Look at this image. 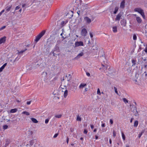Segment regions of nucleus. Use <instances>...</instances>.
Instances as JSON below:
<instances>
[{
  "label": "nucleus",
  "instance_id": "28",
  "mask_svg": "<svg viewBox=\"0 0 147 147\" xmlns=\"http://www.w3.org/2000/svg\"><path fill=\"white\" fill-rule=\"evenodd\" d=\"M147 66V60L146 61H145L144 64L142 65V67H143L145 68H146Z\"/></svg>",
  "mask_w": 147,
  "mask_h": 147
},
{
  "label": "nucleus",
  "instance_id": "40",
  "mask_svg": "<svg viewBox=\"0 0 147 147\" xmlns=\"http://www.w3.org/2000/svg\"><path fill=\"white\" fill-rule=\"evenodd\" d=\"M66 23V22H65L64 21H63L61 22V25L62 26H63L64 25V23L65 24Z\"/></svg>",
  "mask_w": 147,
  "mask_h": 147
},
{
  "label": "nucleus",
  "instance_id": "21",
  "mask_svg": "<svg viewBox=\"0 0 147 147\" xmlns=\"http://www.w3.org/2000/svg\"><path fill=\"white\" fill-rule=\"evenodd\" d=\"M31 119L34 123H37L38 122V121L35 118H31Z\"/></svg>",
  "mask_w": 147,
  "mask_h": 147
},
{
  "label": "nucleus",
  "instance_id": "50",
  "mask_svg": "<svg viewBox=\"0 0 147 147\" xmlns=\"http://www.w3.org/2000/svg\"><path fill=\"white\" fill-rule=\"evenodd\" d=\"M110 123L111 124H112L113 123V120L112 119H110Z\"/></svg>",
  "mask_w": 147,
  "mask_h": 147
},
{
  "label": "nucleus",
  "instance_id": "52",
  "mask_svg": "<svg viewBox=\"0 0 147 147\" xmlns=\"http://www.w3.org/2000/svg\"><path fill=\"white\" fill-rule=\"evenodd\" d=\"M86 75L88 76H90V74L88 72H86Z\"/></svg>",
  "mask_w": 147,
  "mask_h": 147
},
{
  "label": "nucleus",
  "instance_id": "19",
  "mask_svg": "<svg viewBox=\"0 0 147 147\" xmlns=\"http://www.w3.org/2000/svg\"><path fill=\"white\" fill-rule=\"evenodd\" d=\"M7 63L4 64L0 68V72L2 71L3 69L6 66Z\"/></svg>",
  "mask_w": 147,
  "mask_h": 147
},
{
  "label": "nucleus",
  "instance_id": "27",
  "mask_svg": "<svg viewBox=\"0 0 147 147\" xmlns=\"http://www.w3.org/2000/svg\"><path fill=\"white\" fill-rule=\"evenodd\" d=\"M138 121L137 120L136 121L134 122V126L135 127H137L138 125Z\"/></svg>",
  "mask_w": 147,
  "mask_h": 147
},
{
  "label": "nucleus",
  "instance_id": "6",
  "mask_svg": "<svg viewBox=\"0 0 147 147\" xmlns=\"http://www.w3.org/2000/svg\"><path fill=\"white\" fill-rule=\"evenodd\" d=\"M147 61V59L145 57H141L138 59V63L142 66L145 61Z\"/></svg>",
  "mask_w": 147,
  "mask_h": 147
},
{
  "label": "nucleus",
  "instance_id": "3",
  "mask_svg": "<svg viewBox=\"0 0 147 147\" xmlns=\"http://www.w3.org/2000/svg\"><path fill=\"white\" fill-rule=\"evenodd\" d=\"M71 79V77L70 74H67L63 77V79L61 80V83L63 82V81L65 83L68 84V85H70L71 84L70 80Z\"/></svg>",
  "mask_w": 147,
  "mask_h": 147
},
{
  "label": "nucleus",
  "instance_id": "33",
  "mask_svg": "<svg viewBox=\"0 0 147 147\" xmlns=\"http://www.w3.org/2000/svg\"><path fill=\"white\" fill-rule=\"evenodd\" d=\"M123 100L124 102L126 104V103H127L128 102V100H127L126 98H123Z\"/></svg>",
  "mask_w": 147,
  "mask_h": 147
},
{
  "label": "nucleus",
  "instance_id": "53",
  "mask_svg": "<svg viewBox=\"0 0 147 147\" xmlns=\"http://www.w3.org/2000/svg\"><path fill=\"white\" fill-rule=\"evenodd\" d=\"M72 21H71L70 22V26H73V24H72Z\"/></svg>",
  "mask_w": 147,
  "mask_h": 147
},
{
  "label": "nucleus",
  "instance_id": "63",
  "mask_svg": "<svg viewBox=\"0 0 147 147\" xmlns=\"http://www.w3.org/2000/svg\"><path fill=\"white\" fill-rule=\"evenodd\" d=\"M26 5V4H23L22 5V7H24Z\"/></svg>",
  "mask_w": 147,
  "mask_h": 147
},
{
  "label": "nucleus",
  "instance_id": "1",
  "mask_svg": "<svg viewBox=\"0 0 147 147\" xmlns=\"http://www.w3.org/2000/svg\"><path fill=\"white\" fill-rule=\"evenodd\" d=\"M57 78H55L53 80L51 79V78H50L47 75V73L46 72H43L42 74L41 80L44 81L45 83L48 84H51V82L53 80H56Z\"/></svg>",
  "mask_w": 147,
  "mask_h": 147
},
{
  "label": "nucleus",
  "instance_id": "43",
  "mask_svg": "<svg viewBox=\"0 0 147 147\" xmlns=\"http://www.w3.org/2000/svg\"><path fill=\"white\" fill-rule=\"evenodd\" d=\"M5 27H6V26H3L2 27H1L0 28V31L3 30V29H4V28H5Z\"/></svg>",
  "mask_w": 147,
  "mask_h": 147
},
{
  "label": "nucleus",
  "instance_id": "18",
  "mask_svg": "<svg viewBox=\"0 0 147 147\" xmlns=\"http://www.w3.org/2000/svg\"><path fill=\"white\" fill-rule=\"evenodd\" d=\"M11 6H7L5 8V13L9 11L11 9Z\"/></svg>",
  "mask_w": 147,
  "mask_h": 147
},
{
  "label": "nucleus",
  "instance_id": "29",
  "mask_svg": "<svg viewBox=\"0 0 147 147\" xmlns=\"http://www.w3.org/2000/svg\"><path fill=\"white\" fill-rule=\"evenodd\" d=\"M40 144L36 142V143L34 145V147H42L40 146H39Z\"/></svg>",
  "mask_w": 147,
  "mask_h": 147
},
{
  "label": "nucleus",
  "instance_id": "55",
  "mask_svg": "<svg viewBox=\"0 0 147 147\" xmlns=\"http://www.w3.org/2000/svg\"><path fill=\"white\" fill-rule=\"evenodd\" d=\"M31 101H27V104L28 105H29L31 103Z\"/></svg>",
  "mask_w": 147,
  "mask_h": 147
},
{
  "label": "nucleus",
  "instance_id": "35",
  "mask_svg": "<svg viewBox=\"0 0 147 147\" xmlns=\"http://www.w3.org/2000/svg\"><path fill=\"white\" fill-rule=\"evenodd\" d=\"M9 140L8 139H7L6 140V143H5V145H6L7 146V145H8L9 144Z\"/></svg>",
  "mask_w": 147,
  "mask_h": 147
},
{
  "label": "nucleus",
  "instance_id": "15",
  "mask_svg": "<svg viewBox=\"0 0 147 147\" xmlns=\"http://www.w3.org/2000/svg\"><path fill=\"white\" fill-rule=\"evenodd\" d=\"M131 62L132 64V66H135L136 63V59H132L131 60Z\"/></svg>",
  "mask_w": 147,
  "mask_h": 147
},
{
  "label": "nucleus",
  "instance_id": "59",
  "mask_svg": "<svg viewBox=\"0 0 147 147\" xmlns=\"http://www.w3.org/2000/svg\"><path fill=\"white\" fill-rule=\"evenodd\" d=\"M90 126L91 129H93L94 127L93 125H91Z\"/></svg>",
  "mask_w": 147,
  "mask_h": 147
},
{
  "label": "nucleus",
  "instance_id": "36",
  "mask_svg": "<svg viewBox=\"0 0 147 147\" xmlns=\"http://www.w3.org/2000/svg\"><path fill=\"white\" fill-rule=\"evenodd\" d=\"M27 50V49H24V50L21 51L20 52H18V53H20V54L22 53H23L24 52Z\"/></svg>",
  "mask_w": 147,
  "mask_h": 147
},
{
  "label": "nucleus",
  "instance_id": "2",
  "mask_svg": "<svg viewBox=\"0 0 147 147\" xmlns=\"http://www.w3.org/2000/svg\"><path fill=\"white\" fill-rule=\"evenodd\" d=\"M69 86L68 84L65 83V82L63 81V82L61 83L60 86V88H61V91L63 92V96L65 98L68 94V89L69 87Z\"/></svg>",
  "mask_w": 147,
  "mask_h": 147
},
{
  "label": "nucleus",
  "instance_id": "26",
  "mask_svg": "<svg viewBox=\"0 0 147 147\" xmlns=\"http://www.w3.org/2000/svg\"><path fill=\"white\" fill-rule=\"evenodd\" d=\"M86 86V84H83L82 83L80 84L79 86L80 88H83L84 86Z\"/></svg>",
  "mask_w": 147,
  "mask_h": 147
},
{
  "label": "nucleus",
  "instance_id": "60",
  "mask_svg": "<svg viewBox=\"0 0 147 147\" xmlns=\"http://www.w3.org/2000/svg\"><path fill=\"white\" fill-rule=\"evenodd\" d=\"M109 143L110 144H111L112 143V140H111V139H110L109 140Z\"/></svg>",
  "mask_w": 147,
  "mask_h": 147
},
{
  "label": "nucleus",
  "instance_id": "17",
  "mask_svg": "<svg viewBox=\"0 0 147 147\" xmlns=\"http://www.w3.org/2000/svg\"><path fill=\"white\" fill-rule=\"evenodd\" d=\"M84 55V53L83 52H81L80 53H79L77 56L75 58L76 59H78L80 57Z\"/></svg>",
  "mask_w": 147,
  "mask_h": 147
},
{
  "label": "nucleus",
  "instance_id": "23",
  "mask_svg": "<svg viewBox=\"0 0 147 147\" xmlns=\"http://www.w3.org/2000/svg\"><path fill=\"white\" fill-rule=\"evenodd\" d=\"M81 118L79 116V115H78L77 116L76 120L77 121H81Z\"/></svg>",
  "mask_w": 147,
  "mask_h": 147
},
{
  "label": "nucleus",
  "instance_id": "44",
  "mask_svg": "<svg viewBox=\"0 0 147 147\" xmlns=\"http://www.w3.org/2000/svg\"><path fill=\"white\" fill-rule=\"evenodd\" d=\"M143 75H144L145 76V77L147 78V73H146V72L145 71L144 72V73H143Z\"/></svg>",
  "mask_w": 147,
  "mask_h": 147
},
{
  "label": "nucleus",
  "instance_id": "16",
  "mask_svg": "<svg viewBox=\"0 0 147 147\" xmlns=\"http://www.w3.org/2000/svg\"><path fill=\"white\" fill-rule=\"evenodd\" d=\"M36 142H37V141L36 140H33L30 142V146H32L34 143L35 144Z\"/></svg>",
  "mask_w": 147,
  "mask_h": 147
},
{
  "label": "nucleus",
  "instance_id": "48",
  "mask_svg": "<svg viewBox=\"0 0 147 147\" xmlns=\"http://www.w3.org/2000/svg\"><path fill=\"white\" fill-rule=\"evenodd\" d=\"M29 132H30L29 134L31 135H32L33 134V132L32 131H31L30 130L29 131Z\"/></svg>",
  "mask_w": 147,
  "mask_h": 147
},
{
  "label": "nucleus",
  "instance_id": "57",
  "mask_svg": "<svg viewBox=\"0 0 147 147\" xmlns=\"http://www.w3.org/2000/svg\"><path fill=\"white\" fill-rule=\"evenodd\" d=\"M59 48L58 47H57V46H56V50H57V51L58 52L59 51Z\"/></svg>",
  "mask_w": 147,
  "mask_h": 147
},
{
  "label": "nucleus",
  "instance_id": "38",
  "mask_svg": "<svg viewBox=\"0 0 147 147\" xmlns=\"http://www.w3.org/2000/svg\"><path fill=\"white\" fill-rule=\"evenodd\" d=\"M8 128V126L7 125H4L3 126V128L4 130L7 129Z\"/></svg>",
  "mask_w": 147,
  "mask_h": 147
},
{
  "label": "nucleus",
  "instance_id": "64",
  "mask_svg": "<svg viewBox=\"0 0 147 147\" xmlns=\"http://www.w3.org/2000/svg\"><path fill=\"white\" fill-rule=\"evenodd\" d=\"M67 141V143L68 144V142H69V138H67V141Z\"/></svg>",
  "mask_w": 147,
  "mask_h": 147
},
{
  "label": "nucleus",
  "instance_id": "11",
  "mask_svg": "<svg viewBox=\"0 0 147 147\" xmlns=\"http://www.w3.org/2000/svg\"><path fill=\"white\" fill-rule=\"evenodd\" d=\"M125 6V0H123L121 2L120 5V7L122 9H124Z\"/></svg>",
  "mask_w": 147,
  "mask_h": 147
},
{
  "label": "nucleus",
  "instance_id": "62",
  "mask_svg": "<svg viewBox=\"0 0 147 147\" xmlns=\"http://www.w3.org/2000/svg\"><path fill=\"white\" fill-rule=\"evenodd\" d=\"M133 119H134V118H132L131 119V120H130V122L131 123H132V121H133Z\"/></svg>",
  "mask_w": 147,
  "mask_h": 147
},
{
  "label": "nucleus",
  "instance_id": "14",
  "mask_svg": "<svg viewBox=\"0 0 147 147\" xmlns=\"http://www.w3.org/2000/svg\"><path fill=\"white\" fill-rule=\"evenodd\" d=\"M85 21L88 23L89 24L91 22V20L88 17H85L84 18Z\"/></svg>",
  "mask_w": 147,
  "mask_h": 147
},
{
  "label": "nucleus",
  "instance_id": "12",
  "mask_svg": "<svg viewBox=\"0 0 147 147\" xmlns=\"http://www.w3.org/2000/svg\"><path fill=\"white\" fill-rule=\"evenodd\" d=\"M132 107H134V109L133 110V111H132L133 112V113L135 112L134 115L135 116H137L138 115V111L136 110V107H135L134 106H133Z\"/></svg>",
  "mask_w": 147,
  "mask_h": 147
},
{
  "label": "nucleus",
  "instance_id": "9",
  "mask_svg": "<svg viewBox=\"0 0 147 147\" xmlns=\"http://www.w3.org/2000/svg\"><path fill=\"white\" fill-rule=\"evenodd\" d=\"M75 47H77L80 46H83V42L82 41H77L75 43Z\"/></svg>",
  "mask_w": 147,
  "mask_h": 147
},
{
  "label": "nucleus",
  "instance_id": "47",
  "mask_svg": "<svg viewBox=\"0 0 147 147\" xmlns=\"http://www.w3.org/2000/svg\"><path fill=\"white\" fill-rule=\"evenodd\" d=\"M49 121V119H46L45 120V123H46V124L47 123H48Z\"/></svg>",
  "mask_w": 147,
  "mask_h": 147
},
{
  "label": "nucleus",
  "instance_id": "32",
  "mask_svg": "<svg viewBox=\"0 0 147 147\" xmlns=\"http://www.w3.org/2000/svg\"><path fill=\"white\" fill-rule=\"evenodd\" d=\"M122 138L123 140H125V135L124 134L123 132L122 133Z\"/></svg>",
  "mask_w": 147,
  "mask_h": 147
},
{
  "label": "nucleus",
  "instance_id": "7",
  "mask_svg": "<svg viewBox=\"0 0 147 147\" xmlns=\"http://www.w3.org/2000/svg\"><path fill=\"white\" fill-rule=\"evenodd\" d=\"M123 14V13L122 12H119L116 16V18L115 19L116 21H119L121 19V17Z\"/></svg>",
  "mask_w": 147,
  "mask_h": 147
},
{
  "label": "nucleus",
  "instance_id": "54",
  "mask_svg": "<svg viewBox=\"0 0 147 147\" xmlns=\"http://www.w3.org/2000/svg\"><path fill=\"white\" fill-rule=\"evenodd\" d=\"M102 127H105V123H102L101 125Z\"/></svg>",
  "mask_w": 147,
  "mask_h": 147
},
{
  "label": "nucleus",
  "instance_id": "24",
  "mask_svg": "<svg viewBox=\"0 0 147 147\" xmlns=\"http://www.w3.org/2000/svg\"><path fill=\"white\" fill-rule=\"evenodd\" d=\"M17 111V109H12L10 111V113H14Z\"/></svg>",
  "mask_w": 147,
  "mask_h": 147
},
{
  "label": "nucleus",
  "instance_id": "45",
  "mask_svg": "<svg viewBox=\"0 0 147 147\" xmlns=\"http://www.w3.org/2000/svg\"><path fill=\"white\" fill-rule=\"evenodd\" d=\"M20 8V7L19 6H16L15 9V10L19 9Z\"/></svg>",
  "mask_w": 147,
  "mask_h": 147
},
{
  "label": "nucleus",
  "instance_id": "8",
  "mask_svg": "<svg viewBox=\"0 0 147 147\" xmlns=\"http://www.w3.org/2000/svg\"><path fill=\"white\" fill-rule=\"evenodd\" d=\"M87 32V30L85 28L83 29L81 32V35L84 37L86 36Z\"/></svg>",
  "mask_w": 147,
  "mask_h": 147
},
{
  "label": "nucleus",
  "instance_id": "13",
  "mask_svg": "<svg viewBox=\"0 0 147 147\" xmlns=\"http://www.w3.org/2000/svg\"><path fill=\"white\" fill-rule=\"evenodd\" d=\"M136 20L137 22L139 24L141 23L142 21V20L140 17H137Z\"/></svg>",
  "mask_w": 147,
  "mask_h": 147
},
{
  "label": "nucleus",
  "instance_id": "34",
  "mask_svg": "<svg viewBox=\"0 0 147 147\" xmlns=\"http://www.w3.org/2000/svg\"><path fill=\"white\" fill-rule=\"evenodd\" d=\"M62 116V115H56L55 116V117L57 118H60Z\"/></svg>",
  "mask_w": 147,
  "mask_h": 147
},
{
  "label": "nucleus",
  "instance_id": "41",
  "mask_svg": "<svg viewBox=\"0 0 147 147\" xmlns=\"http://www.w3.org/2000/svg\"><path fill=\"white\" fill-rule=\"evenodd\" d=\"M113 136L114 137H115L116 136V132L115 131H113Z\"/></svg>",
  "mask_w": 147,
  "mask_h": 147
},
{
  "label": "nucleus",
  "instance_id": "20",
  "mask_svg": "<svg viewBox=\"0 0 147 147\" xmlns=\"http://www.w3.org/2000/svg\"><path fill=\"white\" fill-rule=\"evenodd\" d=\"M5 41V37H4L0 39V44H1L2 43H4Z\"/></svg>",
  "mask_w": 147,
  "mask_h": 147
},
{
  "label": "nucleus",
  "instance_id": "4",
  "mask_svg": "<svg viewBox=\"0 0 147 147\" xmlns=\"http://www.w3.org/2000/svg\"><path fill=\"white\" fill-rule=\"evenodd\" d=\"M134 11L136 12H138L142 15L144 19H146L145 16L143 9L140 8L138 7L134 9Z\"/></svg>",
  "mask_w": 147,
  "mask_h": 147
},
{
  "label": "nucleus",
  "instance_id": "39",
  "mask_svg": "<svg viewBox=\"0 0 147 147\" xmlns=\"http://www.w3.org/2000/svg\"><path fill=\"white\" fill-rule=\"evenodd\" d=\"M114 88L115 91V93L117 94H118V92L117 90V88L115 87H114Z\"/></svg>",
  "mask_w": 147,
  "mask_h": 147
},
{
  "label": "nucleus",
  "instance_id": "22",
  "mask_svg": "<svg viewBox=\"0 0 147 147\" xmlns=\"http://www.w3.org/2000/svg\"><path fill=\"white\" fill-rule=\"evenodd\" d=\"M119 8L117 6L115 7L114 11L113 12V13L115 14H116L118 11Z\"/></svg>",
  "mask_w": 147,
  "mask_h": 147
},
{
  "label": "nucleus",
  "instance_id": "46",
  "mask_svg": "<svg viewBox=\"0 0 147 147\" xmlns=\"http://www.w3.org/2000/svg\"><path fill=\"white\" fill-rule=\"evenodd\" d=\"M102 65L103 67H105L104 69H106L107 68V65H106V66H105L103 64H102Z\"/></svg>",
  "mask_w": 147,
  "mask_h": 147
},
{
  "label": "nucleus",
  "instance_id": "5",
  "mask_svg": "<svg viewBox=\"0 0 147 147\" xmlns=\"http://www.w3.org/2000/svg\"><path fill=\"white\" fill-rule=\"evenodd\" d=\"M45 32V31L43 30L36 37L35 41L37 42L44 35Z\"/></svg>",
  "mask_w": 147,
  "mask_h": 147
},
{
  "label": "nucleus",
  "instance_id": "51",
  "mask_svg": "<svg viewBox=\"0 0 147 147\" xmlns=\"http://www.w3.org/2000/svg\"><path fill=\"white\" fill-rule=\"evenodd\" d=\"M58 135V134H55V135H54V136H53V138H55L57 137Z\"/></svg>",
  "mask_w": 147,
  "mask_h": 147
},
{
  "label": "nucleus",
  "instance_id": "10",
  "mask_svg": "<svg viewBox=\"0 0 147 147\" xmlns=\"http://www.w3.org/2000/svg\"><path fill=\"white\" fill-rule=\"evenodd\" d=\"M121 25L124 26H126V20L123 19L121 20L120 22Z\"/></svg>",
  "mask_w": 147,
  "mask_h": 147
},
{
  "label": "nucleus",
  "instance_id": "56",
  "mask_svg": "<svg viewBox=\"0 0 147 147\" xmlns=\"http://www.w3.org/2000/svg\"><path fill=\"white\" fill-rule=\"evenodd\" d=\"M142 135V134H141L140 133L138 135V138H140L141 137Z\"/></svg>",
  "mask_w": 147,
  "mask_h": 147
},
{
  "label": "nucleus",
  "instance_id": "61",
  "mask_svg": "<svg viewBox=\"0 0 147 147\" xmlns=\"http://www.w3.org/2000/svg\"><path fill=\"white\" fill-rule=\"evenodd\" d=\"M144 132V130H143L141 132V134H142V135Z\"/></svg>",
  "mask_w": 147,
  "mask_h": 147
},
{
  "label": "nucleus",
  "instance_id": "49",
  "mask_svg": "<svg viewBox=\"0 0 147 147\" xmlns=\"http://www.w3.org/2000/svg\"><path fill=\"white\" fill-rule=\"evenodd\" d=\"M90 37H91V38H93V35L92 33L91 32H90Z\"/></svg>",
  "mask_w": 147,
  "mask_h": 147
},
{
  "label": "nucleus",
  "instance_id": "25",
  "mask_svg": "<svg viewBox=\"0 0 147 147\" xmlns=\"http://www.w3.org/2000/svg\"><path fill=\"white\" fill-rule=\"evenodd\" d=\"M113 30L114 32L115 33L117 32V26H114L113 27Z\"/></svg>",
  "mask_w": 147,
  "mask_h": 147
},
{
  "label": "nucleus",
  "instance_id": "42",
  "mask_svg": "<svg viewBox=\"0 0 147 147\" xmlns=\"http://www.w3.org/2000/svg\"><path fill=\"white\" fill-rule=\"evenodd\" d=\"M87 130L86 129H84V133L85 134H87Z\"/></svg>",
  "mask_w": 147,
  "mask_h": 147
},
{
  "label": "nucleus",
  "instance_id": "31",
  "mask_svg": "<svg viewBox=\"0 0 147 147\" xmlns=\"http://www.w3.org/2000/svg\"><path fill=\"white\" fill-rule=\"evenodd\" d=\"M137 38V36L136 34H134L133 36V39L134 40H136Z\"/></svg>",
  "mask_w": 147,
  "mask_h": 147
},
{
  "label": "nucleus",
  "instance_id": "58",
  "mask_svg": "<svg viewBox=\"0 0 147 147\" xmlns=\"http://www.w3.org/2000/svg\"><path fill=\"white\" fill-rule=\"evenodd\" d=\"M145 52L147 54V47H146L145 49Z\"/></svg>",
  "mask_w": 147,
  "mask_h": 147
},
{
  "label": "nucleus",
  "instance_id": "30",
  "mask_svg": "<svg viewBox=\"0 0 147 147\" xmlns=\"http://www.w3.org/2000/svg\"><path fill=\"white\" fill-rule=\"evenodd\" d=\"M22 113L23 114H26V115H29L30 114V113L29 112H27V111H25L23 112Z\"/></svg>",
  "mask_w": 147,
  "mask_h": 147
},
{
  "label": "nucleus",
  "instance_id": "37",
  "mask_svg": "<svg viewBox=\"0 0 147 147\" xmlns=\"http://www.w3.org/2000/svg\"><path fill=\"white\" fill-rule=\"evenodd\" d=\"M97 94L99 95H101V93L99 88H98L97 89Z\"/></svg>",
  "mask_w": 147,
  "mask_h": 147
}]
</instances>
